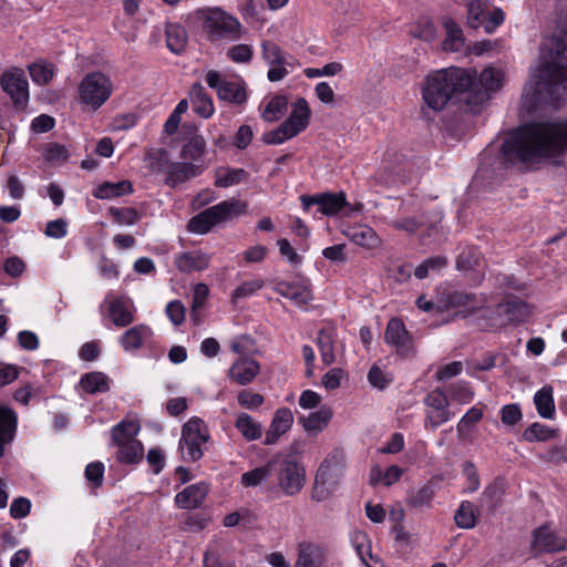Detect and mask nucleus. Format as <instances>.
I'll return each instance as SVG.
<instances>
[{
	"instance_id": "f257e3e1",
	"label": "nucleus",
	"mask_w": 567,
	"mask_h": 567,
	"mask_svg": "<svg viewBox=\"0 0 567 567\" xmlns=\"http://www.w3.org/2000/svg\"><path fill=\"white\" fill-rule=\"evenodd\" d=\"M567 96V10L558 20L556 30L544 37L539 48L538 65L530 73L523 97L530 107H558Z\"/></svg>"
},
{
	"instance_id": "f03ea898",
	"label": "nucleus",
	"mask_w": 567,
	"mask_h": 567,
	"mask_svg": "<svg viewBox=\"0 0 567 567\" xmlns=\"http://www.w3.org/2000/svg\"><path fill=\"white\" fill-rule=\"evenodd\" d=\"M567 152V118L535 122L513 131L502 145L505 162L523 169L561 165Z\"/></svg>"
},
{
	"instance_id": "7ed1b4c3",
	"label": "nucleus",
	"mask_w": 567,
	"mask_h": 567,
	"mask_svg": "<svg viewBox=\"0 0 567 567\" xmlns=\"http://www.w3.org/2000/svg\"><path fill=\"white\" fill-rule=\"evenodd\" d=\"M475 72L461 68L435 70L426 75L422 85V99L434 112L442 111L453 93L465 92L473 85Z\"/></svg>"
},
{
	"instance_id": "20e7f679",
	"label": "nucleus",
	"mask_w": 567,
	"mask_h": 567,
	"mask_svg": "<svg viewBox=\"0 0 567 567\" xmlns=\"http://www.w3.org/2000/svg\"><path fill=\"white\" fill-rule=\"evenodd\" d=\"M196 17L202 22L204 33L212 42L235 41L243 35L239 20L219 7L200 9L196 12Z\"/></svg>"
},
{
	"instance_id": "39448f33",
	"label": "nucleus",
	"mask_w": 567,
	"mask_h": 567,
	"mask_svg": "<svg viewBox=\"0 0 567 567\" xmlns=\"http://www.w3.org/2000/svg\"><path fill=\"white\" fill-rule=\"evenodd\" d=\"M310 106L305 97H298L291 105L288 117L275 130L265 134V142L279 145L302 133L309 125Z\"/></svg>"
},
{
	"instance_id": "423d86ee",
	"label": "nucleus",
	"mask_w": 567,
	"mask_h": 567,
	"mask_svg": "<svg viewBox=\"0 0 567 567\" xmlns=\"http://www.w3.org/2000/svg\"><path fill=\"white\" fill-rule=\"evenodd\" d=\"M247 205L238 199L223 200L200 212L188 223V229L194 234H207L214 226L245 213Z\"/></svg>"
},
{
	"instance_id": "0eeeda50",
	"label": "nucleus",
	"mask_w": 567,
	"mask_h": 567,
	"mask_svg": "<svg viewBox=\"0 0 567 567\" xmlns=\"http://www.w3.org/2000/svg\"><path fill=\"white\" fill-rule=\"evenodd\" d=\"M112 92L113 83L102 72L86 74L79 84L81 103L93 111L100 109L110 99Z\"/></svg>"
},
{
	"instance_id": "6e6552de",
	"label": "nucleus",
	"mask_w": 567,
	"mask_h": 567,
	"mask_svg": "<svg viewBox=\"0 0 567 567\" xmlns=\"http://www.w3.org/2000/svg\"><path fill=\"white\" fill-rule=\"evenodd\" d=\"M209 440V432L204 421L197 416L190 417L182 429L179 447L184 460L198 461L203 456L202 445Z\"/></svg>"
},
{
	"instance_id": "1a4fd4ad",
	"label": "nucleus",
	"mask_w": 567,
	"mask_h": 567,
	"mask_svg": "<svg viewBox=\"0 0 567 567\" xmlns=\"http://www.w3.org/2000/svg\"><path fill=\"white\" fill-rule=\"evenodd\" d=\"M274 472L277 475L279 488L287 496H293L301 492L306 484V470L293 457L274 460Z\"/></svg>"
},
{
	"instance_id": "9d476101",
	"label": "nucleus",
	"mask_w": 567,
	"mask_h": 567,
	"mask_svg": "<svg viewBox=\"0 0 567 567\" xmlns=\"http://www.w3.org/2000/svg\"><path fill=\"white\" fill-rule=\"evenodd\" d=\"M136 308L126 296L109 291L100 305V312L107 317L117 328L128 327L135 320Z\"/></svg>"
},
{
	"instance_id": "9b49d317",
	"label": "nucleus",
	"mask_w": 567,
	"mask_h": 567,
	"mask_svg": "<svg viewBox=\"0 0 567 567\" xmlns=\"http://www.w3.org/2000/svg\"><path fill=\"white\" fill-rule=\"evenodd\" d=\"M0 86L9 95L17 110H24L29 103V82L23 69L10 66L0 75Z\"/></svg>"
},
{
	"instance_id": "f8f14e48",
	"label": "nucleus",
	"mask_w": 567,
	"mask_h": 567,
	"mask_svg": "<svg viewBox=\"0 0 567 567\" xmlns=\"http://www.w3.org/2000/svg\"><path fill=\"white\" fill-rule=\"evenodd\" d=\"M146 162L154 172L166 171V183L171 186L184 183L200 174V167L192 163H173L167 166L162 152L148 153Z\"/></svg>"
},
{
	"instance_id": "ddd939ff",
	"label": "nucleus",
	"mask_w": 567,
	"mask_h": 567,
	"mask_svg": "<svg viewBox=\"0 0 567 567\" xmlns=\"http://www.w3.org/2000/svg\"><path fill=\"white\" fill-rule=\"evenodd\" d=\"M206 83L214 89L217 96L229 103L243 104L247 94L243 81H227L219 72L209 70L205 76Z\"/></svg>"
},
{
	"instance_id": "4468645a",
	"label": "nucleus",
	"mask_w": 567,
	"mask_h": 567,
	"mask_svg": "<svg viewBox=\"0 0 567 567\" xmlns=\"http://www.w3.org/2000/svg\"><path fill=\"white\" fill-rule=\"evenodd\" d=\"M425 424H430L432 429L449 422L454 414L449 410V399L444 391L440 388L431 391L424 399Z\"/></svg>"
},
{
	"instance_id": "2eb2a0df",
	"label": "nucleus",
	"mask_w": 567,
	"mask_h": 567,
	"mask_svg": "<svg viewBox=\"0 0 567 567\" xmlns=\"http://www.w3.org/2000/svg\"><path fill=\"white\" fill-rule=\"evenodd\" d=\"M566 548V539L559 537L548 525L539 526L532 533L530 550L534 556L545 553H556L565 550Z\"/></svg>"
},
{
	"instance_id": "dca6fc26",
	"label": "nucleus",
	"mask_w": 567,
	"mask_h": 567,
	"mask_svg": "<svg viewBox=\"0 0 567 567\" xmlns=\"http://www.w3.org/2000/svg\"><path fill=\"white\" fill-rule=\"evenodd\" d=\"M300 200L305 210L316 205L319 207V212L322 215L329 217L337 216L339 212L348 205L343 192L320 193L312 196L305 195L301 196Z\"/></svg>"
},
{
	"instance_id": "f3484780",
	"label": "nucleus",
	"mask_w": 567,
	"mask_h": 567,
	"mask_svg": "<svg viewBox=\"0 0 567 567\" xmlns=\"http://www.w3.org/2000/svg\"><path fill=\"white\" fill-rule=\"evenodd\" d=\"M274 290L281 297L291 300L298 307L306 306L313 299L311 284L306 278L293 282L279 280L276 282Z\"/></svg>"
},
{
	"instance_id": "a211bd4d",
	"label": "nucleus",
	"mask_w": 567,
	"mask_h": 567,
	"mask_svg": "<svg viewBox=\"0 0 567 567\" xmlns=\"http://www.w3.org/2000/svg\"><path fill=\"white\" fill-rule=\"evenodd\" d=\"M475 72V79L473 85L468 89L475 93H489L498 91L504 83V72L502 69L487 66L480 74L476 70L471 69Z\"/></svg>"
},
{
	"instance_id": "6ab92c4d",
	"label": "nucleus",
	"mask_w": 567,
	"mask_h": 567,
	"mask_svg": "<svg viewBox=\"0 0 567 567\" xmlns=\"http://www.w3.org/2000/svg\"><path fill=\"white\" fill-rule=\"evenodd\" d=\"M384 339L386 344L395 348L400 354H406L411 350V338L401 319L392 318L389 320Z\"/></svg>"
},
{
	"instance_id": "aec40b11",
	"label": "nucleus",
	"mask_w": 567,
	"mask_h": 567,
	"mask_svg": "<svg viewBox=\"0 0 567 567\" xmlns=\"http://www.w3.org/2000/svg\"><path fill=\"white\" fill-rule=\"evenodd\" d=\"M259 372L260 365L256 360L240 357L230 365L228 378L239 385H247L255 380Z\"/></svg>"
},
{
	"instance_id": "412c9836",
	"label": "nucleus",
	"mask_w": 567,
	"mask_h": 567,
	"mask_svg": "<svg viewBox=\"0 0 567 567\" xmlns=\"http://www.w3.org/2000/svg\"><path fill=\"white\" fill-rule=\"evenodd\" d=\"M153 337V330L145 323H140L127 329L121 334L118 342L125 352H136L142 349Z\"/></svg>"
},
{
	"instance_id": "4be33fe9",
	"label": "nucleus",
	"mask_w": 567,
	"mask_h": 567,
	"mask_svg": "<svg viewBox=\"0 0 567 567\" xmlns=\"http://www.w3.org/2000/svg\"><path fill=\"white\" fill-rule=\"evenodd\" d=\"M342 233L351 243L364 249H375L381 245V238L368 225L349 226Z\"/></svg>"
},
{
	"instance_id": "5701e85b",
	"label": "nucleus",
	"mask_w": 567,
	"mask_h": 567,
	"mask_svg": "<svg viewBox=\"0 0 567 567\" xmlns=\"http://www.w3.org/2000/svg\"><path fill=\"white\" fill-rule=\"evenodd\" d=\"M292 424L293 415L290 409H278L275 412L269 429L266 432L265 444L272 445L277 443L279 437L291 429Z\"/></svg>"
},
{
	"instance_id": "b1692460",
	"label": "nucleus",
	"mask_w": 567,
	"mask_h": 567,
	"mask_svg": "<svg viewBox=\"0 0 567 567\" xmlns=\"http://www.w3.org/2000/svg\"><path fill=\"white\" fill-rule=\"evenodd\" d=\"M208 494V485L204 482L185 487L175 496L177 507L182 509H195L202 505Z\"/></svg>"
},
{
	"instance_id": "393cba45",
	"label": "nucleus",
	"mask_w": 567,
	"mask_h": 567,
	"mask_svg": "<svg viewBox=\"0 0 567 567\" xmlns=\"http://www.w3.org/2000/svg\"><path fill=\"white\" fill-rule=\"evenodd\" d=\"M175 266L181 272L203 271L210 264V256L200 250L181 252L175 257Z\"/></svg>"
},
{
	"instance_id": "a878e982",
	"label": "nucleus",
	"mask_w": 567,
	"mask_h": 567,
	"mask_svg": "<svg viewBox=\"0 0 567 567\" xmlns=\"http://www.w3.org/2000/svg\"><path fill=\"white\" fill-rule=\"evenodd\" d=\"M324 557L323 546L312 542H302L298 546V558L295 567H320Z\"/></svg>"
},
{
	"instance_id": "bb28decb",
	"label": "nucleus",
	"mask_w": 567,
	"mask_h": 567,
	"mask_svg": "<svg viewBox=\"0 0 567 567\" xmlns=\"http://www.w3.org/2000/svg\"><path fill=\"white\" fill-rule=\"evenodd\" d=\"M334 458V456L326 458L317 472L315 486L311 493V498L316 502H322L328 497V491L324 485L330 481V477L336 471L337 464Z\"/></svg>"
},
{
	"instance_id": "cd10ccee",
	"label": "nucleus",
	"mask_w": 567,
	"mask_h": 567,
	"mask_svg": "<svg viewBox=\"0 0 567 567\" xmlns=\"http://www.w3.org/2000/svg\"><path fill=\"white\" fill-rule=\"evenodd\" d=\"M189 99L194 112L199 116L209 118L214 114L215 107L213 100L200 83H195L190 87Z\"/></svg>"
},
{
	"instance_id": "c85d7f7f",
	"label": "nucleus",
	"mask_w": 567,
	"mask_h": 567,
	"mask_svg": "<svg viewBox=\"0 0 567 567\" xmlns=\"http://www.w3.org/2000/svg\"><path fill=\"white\" fill-rule=\"evenodd\" d=\"M331 419L332 410L329 406H321L307 416H300L299 422L306 432L317 434L328 426Z\"/></svg>"
},
{
	"instance_id": "c756f323",
	"label": "nucleus",
	"mask_w": 567,
	"mask_h": 567,
	"mask_svg": "<svg viewBox=\"0 0 567 567\" xmlns=\"http://www.w3.org/2000/svg\"><path fill=\"white\" fill-rule=\"evenodd\" d=\"M17 429V414L8 406L0 405V457L4 453V445L13 440Z\"/></svg>"
},
{
	"instance_id": "7c9ffc66",
	"label": "nucleus",
	"mask_w": 567,
	"mask_h": 567,
	"mask_svg": "<svg viewBox=\"0 0 567 567\" xmlns=\"http://www.w3.org/2000/svg\"><path fill=\"white\" fill-rule=\"evenodd\" d=\"M133 193V185L130 181L104 182L96 186L93 196L97 199H114Z\"/></svg>"
},
{
	"instance_id": "2f4dec72",
	"label": "nucleus",
	"mask_w": 567,
	"mask_h": 567,
	"mask_svg": "<svg viewBox=\"0 0 567 567\" xmlns=\"http://www.w3.org/2000/svg\"><path fill=\"white\" fill-rule=\"evenodd\" d=\"M235 427L248 441H257L262 435V425L251 415L240 412L236 415Z\"/></svg>"
},
{
	"instance_id": "473e14b6",
	"label": "nucleus",
	"mask_w": 567,
	"mask_h": 567,
	"mask_svg": "<svg viewBox=\"0 0 567 567\" xmlns=\"http://www.w3.org/2000/svg\"><path fill=\"white\" fill-rule=\"evenodd\" d=\"M140 425L135 421H122L111 429V439L114 446L140 442L136 436Z\"/></svg>"
},
{
	"instance_id": "72a5a7b5",
	"label": "nucleus",
	"mask_w": 567,
	"mask_h": 567,
	"mask_svg": "<svg viewBox=\"0 0 567 567\" xmlns=\"http://www.w3.org/2000/svg\"><path fill=\"white\" fill-rule=\"evenodd\" d=\"M447 303L450 307L458 309V313L463 317L472 313L482 305L481 300L475 295L455 291L450 295Z\"/></svg>"
},
{
	"instance_id": "f704fd0d",
	"label": "nucleus",
	"mask_w": 567,
	"mask_h": 567,
	"mask_svg": "<svg viewBox=\"0 0 567 567\" xmlns=\"http://www.w3.org/2000/svg\"><path fill=\"white\" fill-rule=\"evenodd\" d=\"M534 403L539 416L543 419H554L556 410L553 388L550 385H545L535 393Z\"/></svg>"
},
{
	"instance_id": "c9c22d12",
	"label": "nucleus",
	"mask_w": 567,
	"mask_h": 567,
	"mask_svg": "<svg viewBox=\"0 0 567 567\" xmlns=\"http://www.w3.org/2000/svg\"><path fill=\"white\" fill-rule=\"evenodd\" d=\"M317 344L322 363L326 365L334 363V330L332 328L321 329L317 337Z\"/></svg>"
},
{
	"instance_id": "e433bc0d",
	"label": "nucleus",
	"mask_w": 567,
	"mask_h": 567,
	"mask_svg": "<svg viewBox=\"0 0 567 567\" xmlns=\"http://www.w3.org/2000/svg\"><path fill=\"white\" fill-rule=\"evenodd\" d=\"M444 28L446 30V38L442 43V49L450 52H458L465 44V39L461 28L452 20H444Z\"/></svg>"
},
{
	"instance_id": "4c0bfd02",
	"label": "nucleus",
	"mask_w": 567,
	"mask_h": 567,
	"mask_svg": "<svg viewBox=\"0 0 567 567\" xmlns=\"http://www.w3.org/2000/svg\"><path fill=\"white\" fill-rule=\"evenodd\" d=\"M166 44L171 52L182 53L187 45V33L185 29L177 23H168L165 29Z\"/></svg>"
},
{
	"instance_id": "58836bf2",
	"label": "nucleus",
	"mask_w": 567,
	"mask_h": 567,
	"mask_svg": "<svg viewBox=\"0 0 567 567\" xmlns=\"http://www.w3.org/2000/svg\"><path fill=\"white\" fill-rule=\"evenodd\" d=\"M80 384L82 389L90 394L104 393L110 389V380L102 372L86 373L81 378Z\"/></svg>"
},
{
	"instance_id": "ea45409f",
	"label": "nucleus",
	"mask_w": 567,
	"mask_h": 567,
	"mask_svg": "<svg viewBox=\"0 0 567 567\" xmlns=\"http://www.w3.org/2000/svg\"><path fill=\"white\" fill-rule=\"evenodd\" d=\"M274 461H269L262 466L245 472L240 477V483L245 487H256L265 483L274 473Z\"/></svg>"
},
{
	"instance_id": "a19ab883",
	"label": "nucleus",
	"mask_w": 567,
	"mask_h": 567,
	"mask_svg": "<svg viewBox=\"0 0 567 567\" xmlns=\"http://www.w3.org/2000/svg\"><path fill=\"white\" fill-rule=\"evenodd\" d=\"M32 81L38 85H47L54 78L56 69L47 61H37L28 66Z\"/></svg>"
},
{
	"instance_id": "79ce46f5",
	"label": "nucleus",
	"mask_w": 567,
	"mask_h": 567,
	"mask_svg": "<svg viewBox=\"0 0 567 567\" xmlns=\"http://www.w3.org/2000/svg\"><path fill=\"white\" fill-rule=\"evenodd\" d=\"M288 109V99L286 95L272 96L261 112V117L266 122H276L284 116Z\"/></svg>"
},
{
	"instance_id": "37998d69",
	"label": "nucleus",
	"mask_w": 567,
	"mask_h": 567,
	"mask_svg": "<svg viewBox=\"0 0 567 567\" xmlns=\"http://www.w3.org/2000/svg\"><path fill=\"white\" fill-rule=\"evenodd\" d=\"M116 460L123 464L138 463L144 455V447L141 442L116 445Z\"/></svg>"
},
{
	"instance_id": "c03bdc74",
	"label": "nucleus",
	"mask_w": 567,
	"mask_h": 567,
	"mask_svg": "<svg viewBox=\"0 0 567 567\" xmlns=\"http://www.w3.org/2000/svg\"><path fill=\"white\" fill-rule=\"evenodd\" d=\"M454 519L460 528H473L477 519L475 506L468 501H463L455 512Z\"/></svg>"
},
{
	"instance_id": "a18cd8bd",
	"label": "nucleus",
	"mask_w": 567,
	"mask_h": 567,
	"mask_svg": "<svg viewBox=\"0 0 567 567\" xmlns=\"http://www.w3.org/2000/svg\"><path fill=\"white\" fill-rule=\"evenodd\" d=\"M351 544L360 559L369 566V559L373 560V556L371 554V543L368 535L362 530H354L351 534Z\"/></svg>"
},
{
	"instance_id": "49530a36",
	"label": "nucleus",
	"mask_w": 567,
	"mask_h": 567,
	"mask_svg": "<svg viewBox=\"0 0 567 567\" xmlns=\"http://www.w3.org/2000/svg\"><path fill=\"white\" fill-rule=\"evenodd\" d=\"M556 431L545 424L535 422L530 424L523 433V439L527 442H545L555 437Z\"/></svg>"
},
{
	"instance_id": "de8ad7c7",
	"label": "nucleus",
	"mask_w": 567,
	"mask_h": 567,
	"mask_svg": "<svg viewBox=\"0 0 567 567\" xmlns=\"http://www.w3.org/2000/svg\"><path fill=\"white\" fill-rule=\"evenodd\" d=\"M503 308L508 322H523L529 317L528 307L522 300H509L503 306Z\"/></svg>"
},
{
	"instance_id": "09e8293b",
	"label": "nucleus",
	"mask_w": 567,
	"mask_h": 567,
	"mask_svg": "<svg viewBox=\"0 0 567 567\" xmlns=\"http://www.w3.org/2000/svg\"><path fill=\"white\" fill-rule=\"evenodd\" d=\"M107 214L114 223L121 226L135 225L140 219L137 210L132 207H110Z\"/></svg>"
},
{
	"instance_id": "8fccbe9b",
	"label": "nucleus",
	"mask_w": 567,
	"mask_h": 567,
	"mask_svg": "<svg viewBox=\"0 0 567 567\" xmlns=\"http://www.w3.org/2000/svg\"><path fill=\"white\" fill-rule=\"evenodd\" d=\"M245 176L246 172L240 168H219L216 172L215 185L218 187H229L239 184Z\"/></svg>"
},
{
	"instance_id": "3c124183",
	"label": "nucleus",
	"mask_w": 567,
	"mask_h": 567,
	"mask_svg": "<svg viewBox=\"0 0 567 567\" xmlns=\"http://www.w3.org/2000/svg\"><path fill=\"white\" fill-rule=\"evenodd\" d=\"M261 55L268 65L282 64L286 63V60H289L280 47L271 41H264L261 43Z\"/></svg>"
},
{
	"instance_id": "603ef678",
	"label": "nucleus",
	"mask_w": 567,
	"mask_h": 567,
	"mask_svg": "<svg viewBox=\"0 0 567 567\" xmlns=\"http://www.w3.org/2000/svg\"><path fill=\"white\" fill-rule=\"evenodd\" d=\"M487 10V3L484 0H467L468 24L477 29L483 24Z\"/></svg>"
},
{
	"instance_id": "864d4df0",
	"label": "nucleus",
	"mask_w": 567,
	"mask_h": 567,
	"mask_svg": "<svg viewBox=\"0 0 567 567\" xmlns=\"http://www.w3.org/2000/svg\"><path fill=\"white\" fill-rule=\"evenodd\" d=\"M446 265V258L443 256H435L425 259L422 264H420L415 270L414 275L417 279H424L429 276L430 271H439L443 269Z\"/></svg>"
},
{
	"instance_id": "5fc2aeb1",
	"label": "nucleus",
	"mask_w": 567,
	"mask_h": 567,
	"mask_svg": "<svg viewBox=\"0 0 567 567\" xmlns=\"http://www.w3.org/2000/svg\"><path fill=\"white\" fill-rule=\"evenodd\" d=\"M262 287H264L262 279H254V280L244 281L233 291L231 301L237 302L240 299L248 298V297L255 295Z\"/></svg>"
},
{
	"instance_id": "6e6d98bb",
	"label": "nucleus",
	"mask_w": 567,
	"mask_h": 567,
	"mask_svg": "<svg viewBox=\"0 0 567 567\" xmlns=\"http://www.w3.org/2000/svg\"><path fill=\"white\" fill-rule=\"evenodd\" d=\"M403 470L398 465L389 466L383 475L381 473V470L379 467H375L371 472V483L377 484V482L382 476L383 484L390 486L398 482L401 478Z\"/></svg>"
},
{
	"instance_id": "4d7b16f0",
	"label": "nucleus",
	"mask_w": 567,
	"mask_h": 567,
	"mask_svg": "<svg viewBox=\"0 0 567 567\" xmlns=\"http://www.w3.org/2000/svg\"><path fill=\"white\" fill-rule=\"evenodd\" d=\"M205 152V141L202 137L192 138L183 146L182 158L185 161H197Z\"/></svg>"
},
{
	"instance_id": "13d9d810",
	"label": "nucleus",
	"mask_w": 567,
	"mask_h": 567,
	"mask_svg": "<svg viewBox=\"0 0 567 567\" xmlns=\"http://www.w3.org/2000/svg\"><path fill=\"white\" fill-rule=\"evenodd\" d=\"M481 254L474 247L464 249L457 257L456 267L458 270L467 271L480 261Z\"/></svg>"
},
{
	"instance_id": "bf43d9fd",
	"label": "nucleus",
	"mask_w": 567,
	"mask_h": 567,
	"mask_svg": "<svg viewBox=\"0 0 567 567\" xmlns=\"http://www.w3.org/2000/svg\"><path fill=\"white\" fill-rule=\"evenodd\" d=\"M450 395L452 400L466 404L474 399V392L466 382H456L450 385Z\"/></svg>"
},
{
	"instance_id": "052dcab7",
	"label": "nucleus",
	"mask_w": 567,
	"mask_h": 567,
	"mask_svg": "<svg viewBox=\"0 0 567 567\" xmlns=\"http://www.w3.org/2000/svg\"><path fill=\"white\" fill-rule=\"evenodd\" d=\"M238 404L247 410H257L265 402L261 394L255 393L250 390H243L237 394Z\"/></svg>"
},
{
	"instance_id": "680f3d73",
	"label": "nucleus",
	"mask_w": 567,
	"mask_h": 567,
	"mask_svg": "<svg viewBox=\"0 0 567 567\" xmlns=\"http://www.w3.org/2000/svg\"><path fill=\"white\" fill-rule=\"evenodd\" d=\"M252 54L254 50L249 44H236L231 47L227 52L228 58L236 63L250 62Z\"/></svg>"
},
{
	"instance_id": "e2e57ef3",
	"label": "nucleus",
	"mask_w": 567,
	"mask_h": 567,
	"mask_svg": "<svg viewBox=\"0 0 567 567\" xmlns=\"http://www.w3.org/2000/svg\"><path fill=\"white\" fill-rule=\"evenodd\" d=\"M369 383L379 390L385 389L392 381V378L381 368L373 365L368 372Z\"/></svg>"
},
{
	"instance_id": "0e129e2a",
	"label": "nucleus",
	"mask_w": 567,
	"mask_h": 567,
	"mask_svg": "<svg viewBox=\"0 0 567 567\" xmlns=\"http://www.w3.org/2000/svg\"><path fill=\"white\" fill-rule=\"evenodd\" d=\"M483 417V411L477 406L471 408L460 420L456 425L458 433L466 432L472 425L477 423Z\"/></svg>"
},
{
	"instance_id": "69168bd1",
	"label": "nucleus",
	"mask_w": 567,
	"mask_h": 567,
	"mask_svg": "<svg viewBox=\"0 0 567 567\" xmlns=\"http://www.w3.org/2000/svg\"><path fill=\"white\" fill-rule=\"evenodd\" d=\"M165 312L174 326H181L185 320V307L179 300L168 302Z\"/></svg>"
},
{
	"instance_id": "338daca9",
	"label": "nucleus",
	"mask_w": 567,
	"mask_h": 567,
	"mask_svg": "<svg viewBox=\"0 0 567 567\" xmlns=\"http://www.w3.org/2000/svg\"><path fill=\"white\" fill-rule=\"evenodd\" d=\"M522 411L518 404H506L501 410V419L505 425L512 426L522 420Z\"/></svg>"
},
{
	"instance_id": "774afa93",
	"label": "nucleus",
	"mask_w": 567,
	"mask_h": 567,
	"mask_svg": "<svg viewBox=\"0 0 567 567\" xmlns=\"http://www.w3.org/2000/svg\"><path fill=\"white\" fill-rule=\"evenodd\" d=\"M44 234L50 238H64L68 234V221L63 218L49 221L47 224Z\"/></svg>"
}]
</instances>
